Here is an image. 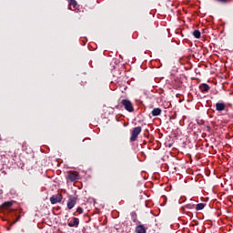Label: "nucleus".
Returning a JSON list of instances; mask_svg holds the SVG:
<instances>
[{
	"instance_id": "f257e3e1",
	"label": "nucleus",
	"mask_w": 233,
	"mask_h": 233,
	"mask_svg": "<svg viewBox=\"0 0 233 233\" xmlns=\"http://www.w3.org/2000/svg\"><path fill=\"white\" fill-rule=\"evenodd\" d=\"M79 179V173L77 171H69L66 176L67 183H74V181H77Z\"/></svg>"
},
{
	"instance_id": "f03ea898",
	"label": "nucleus",
	"mask_w": 233,
	"mask_h": 233,
	"mask_svg": "<svg viewBox=\"0 0 233 233\" xmlns=\"http://www.w3.org/2000/svg\"><path fill=\"white\" fill-rule=\"evenodd\" d=\"M121 105H123L125 110L127 112H134V105H132V102L128 99H123L121 101Z\"/></svg>"
},
{
	"instance_id": "7ed1b4c3",
	"label": "nucleus",
	"mask_w": 233,
	"mask_h": 233,
	"mask_svg": "<svg viewBox=\"0 0 233 233\" xmlns=\"http://www.w3.org/2000/svg\"><path fill=\"white\" fill-rule=\"evenodd\" d=\"M141 127H137L135 128H133L132 132H131V137H130V141L131 143H134V141H136V139H137V137L141 134Z\"/></svg>"
},
{
	"instance_id": "20e7f679",
	"label": "nucleus",
	"mask_w": 233,
	"mask_h": 233,
	"mask_svg": "<svg viewBox=\"0 0 233 233\" xmlns=\"http://www.w3.org/2000/svg\"><path fill=\"white\" fill-rule=\"evenodd\" d=\"M61 201H63V195H61V194L53 195L50 198L51 205H56V203H61Z\"/></svg>"
},
{
	"instance_id": "39448f33",
	"label": "nucleus",
	"mask_w": 233,
	"mask_h": 233,
	"mask_svg": "<svg viewBox=\"0 0 233 233\" xmlns=\"http://www.w3.org/2000/svg\"><path fill=\"white\" fill-rule=\"evenodd\" d=\"M76 203H77V198L76 197L69 198L67 201V208L69 210H72V208L76 207Z\"/></svg>"
},
{
	"instance_id": "423d86ee",
	"label": "nucleus",
	"mask_w": 233,
	"mask_h": 233,
	"mask_svg": "<svg viewBox=\"0 0 233 233\" xmlns=\"http://www.w3.org/2000/svg\"><path fill=\"white\" fill-rule=\"evenodd\" d=\"M215 108H216L217 112H224V110H228L227 104H225L224 102L216 103Z\"/></svg>"
},
{
	"instance_id": "0eeeda50",
	"label": "nucleus",
	"mask_w": 233,
	"mask_h": 233,
	"mask_svg": "<svg viewBox=\"0 0 233 233\" xmlns=\"http://www.w3.org/2000/svg\"><path fill=\"white\" fill-rule=\"evenodd\" d=\"M199 90L200 92H202V94H206L207 92H208V90H210V86H208V84H201L199 86Z\"/></svg>"
},
{
	"instance_id": "6e6552de",
	"label": "nucleus",
	"mask_w": 233,
	"mask_h": 233,
	"mask_svg": "<svg viewBox=\"0 0 233 233\" xmlns=\"http://www.w3.org/2000/svg\"><path fill=\"white\" fill-rule=\"evenodd\" d=\"M68 227H78L79 226V218H74L72 221L67 223Z\"/></svg>"
},
{
	"instance_id": "1a4fd4ad",
	"label": "nucleus",
	"mask_w": 233,
	"mask_h": 233,
	"mask_svg": "<svg viewBox=\"0 0 233 233\" xmlns=\"http://www.w3.org/2000/svg\"><path fill=\"white\" fill-rule=\"evenodd\" d=\"M136 232L137 233H147V228H145L144 225L137 226Z\"/></svg>"
},
{
	"instance_id": "9d476101",
	"label": "nucleus",
	"mask_w": 233,
	"mask_h": 233,
	"mask_svg": "<svg viewBox=\"0 0 233 233\" xmlns=\"http://www.w3.org/2000/svg\"><path fill=\"white\" fill-rule=\"evenodd\" d=\"M161 112H162L161 108L156 107V108H154V109L152 110L151 114H152V116H153L154 117H156V116H161Z\"/></svg>"
},
{
	"instance_id": "9b49d317",
	"label": "nucleus",
	"mask_w": 233,
	"mask_h": 233,
	"mask_svg": "<svg viewBox=\"0 0 233 233\" xmlns=\"http://www.w3.org/2000/svg\"><path fill=\"white\" fill-rule=\"evenodd\" d=\"M69 6H73L75 10L77 9V2L76 0H68Z\"/></svg>"
},
{
	"instance_id": "f8f14e48",
	"label": "nucleus",
	"mask_w": 233,
	"mask_h": 233,
	"mask_svg": "<svg viewBox=\"0 0 233 233\" xmlns=\"http://www.w3.org/2000/svg\"><path fill=\"white\" fill-rule=\"evenodd\" d=\"M131 219H132V221H134V223H136V221H137V213H136V211L131 212Z\"/></svg>"
},
{
	"instance_id": "ddd939ff",
	"label": "nucleus",
	"mask_w": 233,
	"mask_h": 233,
	"mask_svg": "<svg viewBox=\"0 0 233 233\" xmlns=\"http://www.w3.org/2000/svg\"><path fill=\"white\" fill-rule=\"evenodd\" d=\"M193 35L196 37V39H199V37H201V32H199V30H195L193 32Z\"/></svg>"
},
{
	"instance_id": "4468645a",
	"label": "nucleus",
	"mask_w": 233,
	"mask_h": 233,
	"mask_svg": "<svg viewBox=\"0 0 233 233\" xmlns=\"http://www.w3.org/2000/svg\"><path fill=\"white\" fill-rule=\"evenodd\" d=\"M203 208H205V204L204 203L197 204L196 210H203Z\"/></svg>"
},
{
	"instance_id": "2eb2a0df",
	"label": "nucleus",
	"mask_w": 233,
	"mask_h": 233,
	"mask_svg": "<svg viewBox=\"0 0 233 233\" xmlns=\"http://www.w3.org/2000/svg\"><path fill=\"white\" fill-rule=\"evenodd\" d=\"M12 205H14V204L12 202H10V201H7V202L4 203V207L5 208H10V207H12Z\"/></svg>"
},
{
	"instance_id": "dca6fc26",
	"label": "nucleus",
	"mask_w": 233,
	"mask_h": 233,
	"mask_svg": "<svg viewBox=\"0 0 233 233\" xmlns=\"http://www.w3.org/2000/svg\"><path fill=\"white\" fill-rule=\"evenodd\" d=\"M76 212L79 213V214H83V208L78 207V208H76Z\"/></svg>"
},
{
	"instance_id": "f3484780",
	"label": "nucleus",
	"mask_w": 233,
	"mask_h": 233,
	"mask_svg": "<svg viewBox=\"0 0 233 233\" xmlns=\"http://www.w3.org/2000/svg\"><path fill=\"white\" fill-rule=\"evenodd\" d=\"M186 207H187V208L192 209L196 206L194 204H187Z\"/></svg>"
},
{
	"instance_id": "a211bd4d",
	"label": "nucleus",
	"mask_w": 233,
	"mask_h": 233,
	"mask_svg": "<svg viewBox=\"0 0 233 233\" xmlns=\"http://www.w3.org/2000/svg\"><path fill=\"white\" fill-rule=\"evenodd\" d=\"M217 1H218V3H223V4H225V3H228V0H217Z\"/></svg>"
},
{
	"instance_id": "6ab92c4d",
	"label": "nucleus",
	"mask_w": 233,
	"mask_h": 233,
	"mask_svg": "<svg viewBox=\"0 0 233 233\" xmlns=\"http://www.w3.org/2000/svg\"><path fill=\"white\" fill-rule=\"evenodd\" d=\"M25 147H26V142L23 143V148H25Z\"/></svg>"
},
{
	"instance_id": "aec40b11",
	"label": "nucleus",
	"mask_w": 233,
	"mask_h": 233,
	"mask_svg": "<svg viewBox=\"0 0 233 233\" xmlns=\"http://www.w3.org/2000/svg\"><path fill=\"white\" fill-rule=\"evenodd\" d=\"M25 147H26V142L23 143V148H25Z\"/></svg>"
},
{
	"instance_id": "412c9836",
	"label": "nucleus",
	"mask_w": 233,
	"mask_h": 233,
	"mask_svg": "<svg viewBox=\"0 0 233 233\" xmlns=\"http://www.w3.org/2000/svg\"><path fill=\"white\" fill-rule=\"evenodd\" d=\"M15 223H16V221L13 222V223L11 224V227H12V225H15Z\"/></svg>"
}]
</instances>
